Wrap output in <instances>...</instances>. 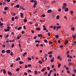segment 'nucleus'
<instances>
[{"label":"nucleus","mask_w":76,"mask_h":76,"mask_svg":"<svg viewBox=\"0 0 76 76\" xmlns=\"http://www.w3.org/2000/svg\"><path fill=\"white\" fill-rule=\"evenodd\" d=\"M7 53L8 54L10 53V50H7Z\"/></svg>","instance_id":"6"},{"label":"nucleus","mask_w":76,"mask_h":76,"mask_svg":"<svg viewBox=\"0 0 76 76\" xmlns=\"http://www.w3.org/2000/svg\"><path fill=\"white\" fill-rule=\"evenodd\" d=\"M49 28H53V26H51L49 27Z\"/></svg>","instance_id":"57"},{"label":"nucleus","mask_w":76,"mask_h":76,"mask_svg":"<svg viewBox=\"0 0 76 76\" xmlns=\"http://www.w3.org/2000/svg\"><path fill=\"white\" fill-rule=\"evenodd\" d=\"M3 47L4 48L6 47V45H3Z\"/></svg>","instance_id":"62"},{"label":"nucleus","mask_w":76,"mask_h":76,"mask_svg":"<svg viewBox=\"0 0 76 76\" xmlns=\"http://www.w3.org/2000/svg\"><path fill=\"white\" fill-rule=\"evenodd\" d=\"M68 42H69L68 40H65V43H64L65 45H67V43H68Z\"/></svg>","instance_id":"4"},{"label":"nucleus","mask_w":76,"mask_h":76,"mask_svg":"<svg viewBox=\"0 0 76 76\" xmlns=\"http://www.w3.org/2000/svg\"><path fill=\"white\" fill-rule=\"evenodd\" d=\"M45 14H43L41 16V18H42V17H45Z\"/></svg>","instance_id":"16"},{"label":"nucleus","mask_w":76,"mask_h":76,"mask_svg":"<svg viewBox=\"0 0 76 76\" xmlns=\"http://www.w3.org/2000/svg\"><path fill=\"white\" fill-rule=\"evenodd\" d=\"M69 53V51H68L66 52V54H68Z\"/></svg>","instance_id":"53"},{"label":"nucleus","mask_w":76,"mask_h":76,"mask_svg":"<svg viewBox=\"0 0 76 76\" xmlns=\"http://www.w3.org/2000/svg\"><path fill=\"white\" fill-rule=\"evenodd\" d=\"M20 38V37H19V36H18L17 37V39H19Z\"/></svg>","instance_id":"63"},{"label":"nucleus","mask_w":76,"mask_h":76,"mask_svg":"<svg viewBox=\"0 0 76 76\" xmlns=\"http://www.w3.org/2000/svg\"><path fill=\"white\" fill-rule=\"evenodd\" d=\"M28 60H29L30 61H31V58L28 57Z\"/></svg>","instance_id":"24"},{"label":"nucleus","mask_w":76,"mask_h":76,"mask_svg":"<svg viewBox=\"0 0 76 76\" xmlns=\"http://www.w3.org/2000/svg\"><path fill=\"white\" fill-rule=\"evenodd\" d=\"M52 43H53V42H51V41H49V44L50 45L51 44H52Z\"/></svg>","instance_id":"26"},{"label":"nucleus","mask_w":76,"mask_h":76,"mask_svg":"<svg viewBox=\"0 0 76 76\" xmlns=\"http://www.w3.org/2000/svg\"><path fill=\"white\" fill-rule=\"evenodd\" d=\"M22 29V27H20L18 28V30H20V29Z\"/></svg>","instance_id":"17"},{"label":"nucleus","mask_w":76,"mask_h":76,"mask_svg":"<svg viewBox=\"0 0 76 76\" xmlns=\"http://www.w3.org/2000/svg\"><path fill=\"white\" fill-rule=\"evenodd\" d=\"M39 63H40V64H42V62L41 61H39Z\"/></svg>","instance_id":"34"},{"label":"nucleus","mask_w":76,"mask_h":76,"mask_svg":"<svg viewBox=\"0 0 76 76\" xmlns=\"http://www.w3.org/2000/svg\"><path fill=\"white\" fill-rule=\"evenodd\" d=\"M7 73H8V74L9 75H10V76H12V73L8 71L7 72Z\"/></svg>","instance_id":"2"},{"label":"nucleus","mask_w":76,"mask_h":76,"mask_svg":"<svg viewBox=\"0 0 76 76\" xmlns=\"http://www.w3.org/2000/svg\"><path fill=\"white\" fill-rule=\"evenodd\" d=\"M35 42H38V43H39L40 42V41L39 40H36L35 41Z\"/></svg>","instance_id":"18"},{"label":"nucleus","mask_w":76,"mask_h":76,"mask_svg":"<svg viewBox=\"0 0 76 76\" xmlns=\"http://www.w3.org/2000/svg\"><path fill=\"white\" fill-rule=\"evenodd\" d=\"M16 7L17 8H19V4H17L16 5Z\"/></svg>","instance_id":"30"},{"label":"nucleus","mask_w":76,"mask_h":76,"mask_svg":"<svg viewBox=\"0 0 76 76\" xmlns=\"http://www.w3.org/2000/svg\"><path fill=\"white\" fill-rule=\"evenodd\" d=\"M37 38V36H34V39H36Z\"/></svg>","instance_id":"32"},{"label":"nucleus","mask_w":76,"mask_h":76,"mask_svg":"<svg viewBox=\"0 0 76 76\" xmlns=\"http://www.w3.org/2000/svg\"><path fill=\"white\" fill-rule=\"evenodd\" d=\"M72 63H69V66H71V65H72Z\"/></svg>","instance_id":"35"},{"label":"nucleus","mask_w":76,"mask_h":76,"mask_svg":"<svg viewBox=\"0 0 76 76\" xmlns=\"http://www.w3.org/2000/svg\"><path fill=\"white\" fill-rule=\"evenodd\" d=\"M12 46V48H13L14 47V46H15V45L14 44H12L11 45Z\"/></svg>","instance_id":"33"},{"label":"nucleus","mask_w":76,"mask_h":76,"mask_svg":"<svg viewBox=\"0 0 76 76\" xmlns=\"http://www.w3.org/2000/svg\"><path fill=\"white\" fill-rule=\"evenodd\" d=\"M34 73L35 75H37V74H38V72L36 70L35 71Z\"/></svg>","instance_id":"20"},{"label":"nucleus","mask_w":76,"mask_h":76,"mask_svg":"<svg viewBox=\"0 0 76 76\" xmlns=\"http://www.w3.org/2000/svg\"><path fill=\"white\" fill-rule=\"evenodd\" d=\"M2 53H5V50H3L1 51Z\"/></svg>","instance_id":"23"},{"label":"nucleus","mask_w":76,"mask_h":76,"mask_svg":"<svg viewBox=\"0 0 76 76\" xmlns=\"http://www.w3.org/2000/svg\"><path fill=\"white\" fill-rule=\"evenodd\" d=\"M52 53H53V51H51L49 52L48 53V54H52Z\"/></svg>","instance_id":"10"},{"label":"nucleus","mask_w":76,"mask_h":76,"mask_svg":"<svg viewBox=\"0 0 76 76\" xmlns=\"http://www.w3.org/2000/svg\"><path fill=\"white\" fill-rule=\"evenodd\" d=\"M58 43H59V44H60V42H61V41L60 40H58Z\"/></svg>","instance_id":"48"},{"label":"nucleus","mask_w":76,"mask_h":76,"mask_svg":"<svg viewBox=\"0 0 76 76\" xmlns=\"http://www.w3.org/2000/svg\"><path fill=\"white\" fill-rule=\"evenodd\" d=\"M13 64H12L10 66L11 67H13Z\"/></svg>","instance_id":"55"},{"label":"nucleus","mask_w":76,"mask_h":76,"mask_svg":"<svg viewBox=\"0 0 76 76\" xmlns=\"http://www.w3.org/2000/svg\"><path fill=\"white\" fill-rule=\"evenodd\" d=\"M70 12H71V15H72V14H73V11H70Z\"/></svg>","instance_id":"41"},{"label":"nucleus","mask_w":76,"mask_h":76,"mask_svg":"<svg viewBox=\"0 0 76 76\" xmlns=\"http://www.w3.org/2000/svg\"><path fill=\"white\" fill-rule=\"evenodd\" d=\"M12 21H14L15 20V18L12 17Z\"/></svg>","instance_id":"19"},{"label":"nucleus","mask_w":76,"mask_h":76,"mask_svg":"<svg viewBox=\"0 0 76 76\" xmlns=\"http://www.w3.org/2000/svg\"><path fill=\"white\" fill-rule=\"evenodd\" d=\"M64 6L63 7V9H65V10H69V9L67 8H66V7L67 6V4L64 3L63 4Z\"/></svg>","instance_id":"1"},{"label":"nucleus","mask_w":76,"mask_h":76,"mask_svg":"<svg viewBox=\"0 0 76 76\" xmlns=\"http://www.w3.org/2000/svg\"><path fill=\"white\" fill-rule=\"evenodd\" d=\"M31 64L28 65V67H31Z\"/></svg>","instance_id":"47"},{"label":"nucleus","mask_w":76,"mask_h":76,"mask_svg":"<svg viewBox=\"0 0 76 76\" xmlns=\"http://www.w3.org/2000/svg\"><path fill=\"white\" fill-rule=\"evenodd\" d=\"M58 58L59 59V60H61V58L60 57V56H58Z\"/></svg>","instance_id":"7"},{"label":"nucleus","mask_w":76,"mask_h":76,"mask_svg":"<svg viewBox=\"0 0 76 76\" xmlns=\"http://www.w3.org/2000/svg\"><path fill=\"white\" fill-rule=\"evenodd\" d=\"M74 73H76V69H74Z\"/></svg>","instance_id":"49"},{"label":"nucleus","mask_w":76,"mask_h":76,"mask_svg":"<svg viewBox=\"0 0 76 76\" xmlns=\"http://www.w3.org/2000/svg\"><path fill=\"white\" fill-rule=\"evenodd\" d=\"M23 21L24 22H27V20L26 19H24Z\"/></svg>","instance_id":"27"},{"label":"nucleus","mask_w":76,"mask_h":76,"mask_svg":"<svg viewBox=\"0 0 76 76\" xmlns=\"http://www.w3.org/2000/svg\"><path fill=\"white\" fill-rule=\"evenodd\" d=\"M76 36H75V35H74L73 36L72 38H73L74 39H75L76 38Z\"/></svg>","instance_id":"37"},{"label":"nucleus","mask_w":76,"mask_h":76,"mask_svg":"<svg viewBox=\"0 0 76 76\" xmlns=\"http://www.w3.org/2000/svg\"><path fill=\"white\" fill-rule=\"evenodd\" d=\"M53 72V70H50V73H52V72Z\"/></svg>","instance_id":"44"},{"label":"nucleus","mask_w":76,"mask_h":76,"mask_svg":"<svg viewBox=\"0 0 76 76\" xmlns=\"http://www.w3.org/2000/svg\"><path fill=\"white\" fill-rule=\"evenodd\" d=\"M34 4H36V5H37V1H34Z\"/></svg>","instance_id":"8"},{"label":"nucleus","mask_w":76,"mask_h":76,"mask_svg":"<svg viewBox=\"0 0 76 76\" xmlns=\"http://www.w3.org/2000/svg\"><path fill=\"white\" fill-rule=\"evenodd\" d=\"M18 17L17 16H15V19H18Z\"/></svg>","instance_id":"40"},{"label":"nucleus","mask_w":76,"mask_h":76,"mask_svg":"<svg viewBox=\"0 0 76 76\" xmlns=\"http://www.w3.org/2000/svg\"><path fill=\"white\" fill-rule=\"evenodd\" d=\"M53 29H54V30H55V29H56V26H54L53 27Z\"/></svg>","instance_id":"64"},{"label":"nucleus","mask_w":76,"mask_h":76,"mask_svg":"<svg viewBox=\"0 0 76 76\" xmlns=\"http://www.w3.org/2000/svg\"><path fill=\"white\" fill-rule=\"evenodd\" d=\"M5 37L6 38H7L9 37V35L7 34Z\"/></svg>","instance_id":"54"},{"label":"nucleus","mask_w":76,"mask_h":76,"mask_svg":"<svg viewBox=\"0 0 76 76\" xmlns=\"http://www.w3.org/2000/svg\"><path fill=\"white\" fill-rule=\"evenodd\" d=\"M52 11L51 10H49L48 11V13H51Z\"/></svg>","instance_id":"12"},{"label":"nucleus","mask_w":76,"mask_h":76,"mask_svg":"<svg viewBox=\"0 0 76 76\" xmlns=\"http://www.w3.org/2000/svg\"><path fill=\"white\" fill-rule=\"evenodd\" d=\"M24 75H26V76H27V75H28V74H27V73H26V72H25L24 73Z\"/></svg>","instance_id":"45"},{"label":"nucleus","mask_w":76,"mask_h":76,"mask_svg":"<svg viewBox=\"0 0 76 76\" xmlns=\"http://www.w3.org/2000/svg\"><path fill=\"white\" fill-rule=\"evenodd\" d=\"M69 58H72V56H70L69 57Z\"/></svg>","instance_id":"61"},{"label":"nucleus","mask_w":76,"mask_h":76,"mask_svg":"<svg viewBox=\"0 0 76 76\" xmlns=\"http://www.w3.org/2000/svg\"><path fill=\"white\" fill-rule=\"evenodd\" d=\"M27 54V53H26V52H25L23 55V56H25V55H26V54Z\"/></svg>","instance_id":"15"},{"label":"nucleus","mask_w":76,"mask_h":76,"mask_svg":"<svg viewBox=\"0 0 76 76\" xmlns=\"http://www.w3.org/2000/svg\"><path fill=\"white\" fill-rule=\"evenodd\" d=\"M21 9L22 10H25V8L23 7H20V10Z\"/></svg>","instance_id":"5"},{"label":"nucleus","mask_w":76,"mask_h":76,"mask_svg":"<svg viewBox=\"0 0 76 76\" xmlns=\"http://www.w3.org/2000/svg\"><path fill=\"white\" fill-rule=\"evenodd\" d=\"M33 7L34 8H35V7H36V5L35 4H34L33 5Z\"/></svg>","instance_id":"39"},{"label":"nucleus","mask_w":76,"mask_h":76,"mask_svg":"<svg viewBox=\"0 0 76 76\" xmlns=\"http://www.w3.org/2000/svg\"><path fill=\"white\" fill-rule=\"evenodd\" d=\"M50 61L51 62H54V60L53 59H52L50 60Z\"/></svg>","instance_id":"46"},{"label":"nucleus","mask_w":76,"mask_h":76,"mask_svg":"<svg viewBox=\"0 0 76 76\" xmlns=\"http://www.w3.org/2000/svg\"><path fill=\"white\" fill-rule=\"evenodd\" d=\"M36 30L37 31H40V28L39 27H38L36 28Z\"/></svg>","instance_id":"14"},{"label":"nucleus","mask_w":76,"mask_h":76,"mask_svg":"<svg viewBox=\"0 0 76 76\" xmlns=\"http://www.w3.org/2000/svg\"><path fill=\"white\" fill-rule=\"evenodd\" d=\"M28 73H31V70H29L28 71Z\"/></svg>","instance_id":"50"},{"label":"nucleus","mask_w":76,"mask_h":76,"mask_svg":"<svg viewBox=\"0 0 76 76\" xmlns=\"http://www.w3.org/2000/svg\"><path fill=\"white\" fill-rule=\"evenodd\" d=\"M19 70H20V68H17L16 70V71H17V72H18V71H19Z\"/></svg>","instance_id":"31"},{"label":"nucleus","mask_w":76,"mask_h":76,"mask_svg":"<svg viewBox=\"0 0 76 76\" xmlns=\"http://www.w3.org/2000/svg\"><path fill=\"white\" fill-rule=\"evenodd\" d=\"M22 34H23L25 33V32L24 31H22L21 32Z\"/></svg>","instance_id":"56"},{"label":"nucleus","mask_w":76,"mask_h":76,"mask_svg":"<svg viewBox=\"0 0 76 76\" xmlns=\"http://www.w3.org/2000/svg\"><path fill=\"white\" fill-rule=\"evenodd\" d=\"M44 42H46V43L48 42V41L46 39H45L44 40Z\"/></svg>","instance_id":"36"},{"label":"nucleus","mask_w":76,"mask_h":76,"mask_svg":"<svg viewBox=\"0 0 76 76\" xmlns=\"http://www.w3.org/2000/svg\"><path fill=\"white\" fill-rule=\"evenodd\" d=\"M10 42H15V40H10Z\"/></svg>","instance_id":"42"},{"label":"nucleus","mask_w":76,"mask_h":76,"mask_svg":"<svg viewBox=\"0 0 76 76\" xmlns=\"http://www.w3.org/2000/svg\"><path fill=\"white\" fill-rule=\"evenodd\" d=\"M19 47H20V48H21V46L20 45V44H19Z\"/></svg>","instance_id":"59"},{"label":"nucleus","mask_w":76,"mask_h":76,"mask_svg":"<svg viewBox=\"0 0 76 76\" xmlns=\"http://www.w3.org/2000/svg\"><path fill=\"white\" fill-rule=\"evenodd\" d=\"M23 28L24 29H26V27H25V26H24L23 27Z\"/></svg>","instance_id":"58"},{"label":"nucleus","mask_w":76,"mask_h":76,"mask_svg":"<svg viewBox=\"0 0 76 76\" xmlns=\"http://www.w3.org/2000/svg\"><path fill=\"white\" fill-rule=\"evenodd\" d=\"M58 68H60V67L61 66V64H58Z\"/></svg>","instance_id":"21"},{"label":"nucleus","mask_w":76,"mask_h":76,"mask_svg":"<svg viewBox=\"0 0 76 76\" xmlns=\"http://www.w3.org/2000/svg\"><path fill=\"white\" fill-rule=\"evenodd\" d=\"M38 37H42V34H39L38 35Z\"/></svg>","instance_id":"22"},{"label":"nucleus","mask_w":76,"mask_h":76,"mask_svg":"<svg viewBox=\"0 0 76 76\" xmlns=\"http://www.w3.org/2000/svg\"><path fill=\"white\" fill-rule=\"evenodd\" d=\"M51 34H50V33L49 32H48V36H50V35Z\"/></svg>","instance_id":"51"},{"label":"nucleus","mask_w":76,"mask_h":76,"mask_svg":"<svg viewBox=\"0 0 76 76\" xmlns=\"http://www.w3.org/2000/svg\"><path fill=\"white\" fill-rule=\"evenodd\" d=\"M7 9H8V7H6L4 8V10H7Z\"/></svg>","instance_id":"29"},{"label":"nucleus","mask_w":76,"mask_h":76,"mask_svg":"<svg viewBox=\"0 0 76 76\" xmlns=\"http://www.w3.org/2000/svg\"><path fill=\"white\" fill-rule=\"evenodd\" d=\"M13 53L12 52H11L10 53V55H11V56H13Z\"/></svg>","instance_id":"38"},{"label":"nucleus","mask_w":76,"mask_h":76,"mask_svg":"<svg viewBox=\"0 0 76 76\" xmlns=\"http://www.w3.org/2000/svg\"><path fill=\"white\" fill-rule=\"evenodd\" d=\"M20 16L21 18H23V13H20Z\"/></svg>","instance_id":"9"},{"label":"nucleus","mask_w":76,"mask_h":76,"mask_svg":"<svg viewBox=\"0 0 76 76\" xmlns=\"http://www.w3.org/2000/svg\"><path fill=\"white\" fill-rule=\"evenodd\" d=\"M3 71L4 73V74H6V70L5 69H4Z\"/></svg>","instance_id":"11"},{"label":"nucleus","mask_w":76,"mask_h":76,"mask_svg":"<svg viewBox=\"0 0 76 76\" xmlns=\"http://www.w3.org/2000/svg\"><path fill=\"white\" fill-rule=\"evenodd\" d=\"M68 61H72V60H71V59H68Z\"/></svg>","instance_id":"52"},{"label":"nucleus","mask_w":76,"mask_h":76,"mask_svg":"<svg viewBox=\"0 0 76 76\" xmlns=\"http://www.w3.org/2000/svg\"><path fill=\"white\" fill-rule=\"evenodd\" d=\"M43 29L45 31V30H46V29H47V28H46L45 27L43 28Z\"/></svg>","instance_id":"60"},{"label":"nucleus","mask_w":76,"mask_h":76,"mask_svg":"<svg viewBox=\"0 0 76 76\" xmlns=\"http://www.w3.org/2000/svg\"><path fill=\"white\" fill-rule=\"evenodd\" d=\"M55 37L56 38H59V36L58 35H55Z\"/></svg>","instance_id":"25"},{"label":"nucleus","mask_w":76,"mask_h":76,"mask_svg":"<svg viewBox=\"0 0 76 76\" xmlns=\"http://www.w3.org/2000/svg\"><path fill=\"white\" fill-rule=\"evenodd\" d=\"M19 64H22V61H20L19 62Z\"/></svg>","instance_id":"43"},{"label":"nucleus","mask_w":76,"mask_h":76,"mask_svg":"<svg viewBox=\"0 0 76 76\" xmlns=\"http://www.w3.org/2000/svg\"><path fill=\"white\" fill-rule=\"evenodd\" d=\"M59 18H60V16L58 15L56 17V19H59Z\"/></svg>","instance_id":"28"},{"label":"nucleus","mask_w":76,"mask_h":76,"mask_svg":"<svg viewBox=\"0 0 76 76\" xmlns=\"http://www.w3.org/2000/svg\"><path fill=\"white\" fill-rule=\"evenodd\" d=\"M4 31H5V32H8L10 31V29H5L4 30Z\"/></svg>","instance_id":"3"},{"label":"nucleus","mask_w":76,"mask_h":76,"mask_svg":"<svg viewBox=\"0 0 76 76\" xmlns=\"http://www.w3.org/2000/svg\"><path fill=\"white\" fill-rule=\"evenodd\" d=\"M61 27L60 26H56V28H57V29H60V28H61Z\"/></svg>","instance_id":"13"}]
</instances>
